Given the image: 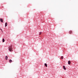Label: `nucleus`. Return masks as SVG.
I'll use <instances>...</instances> for the list:
<instances>
[{
    "label": "nucleus",
    "instance_id": "1",
    "mask_svg": "<svg viewBox=\"0 0 78 78\" xmlns=\"http://www.w3.org/2000/svg\"><path fill=\"white\" fill-rule=\"evenodd\" d=\"M8 48L9 50V51H10V52H12V51H13L12 50V46H9L8 47Z\"/></svg>",
    "mask_w": 78,
    "mask_h": 78
},
{
    "label": "nucleus",
    "instance_id": "2",
    "mask_svg": "<svg viewBox=\"0 0 78 78\" xmlns=\"http://www.w3.org/2000/svg\"><path fill=\"white\" fill-rule=\"evenodd\" d=\"M0 21L2 23H3V19L1 18L0 19Z\"/></svg>",
    "mask_w": 78,
    "mask_h": 78
},
{
    "label": "nucleus",
    "instance_id": "3",
    "mask_svg": "<svg viewBox=\"0 0 78 78\" xmlns=\"http://www.w3.org/2000/svg\"><path fill=\"white\" fill-rule=\"evenodd\" d=\"M63 68L64 70H66V68L64 66H63Z\"/></svg>",
    "mask_w": 78,
    "mask_h": 78
},
{
    "label": "nucleus",
    "instance_id": "4",
    "mask_svg": "<svg viewBox=\"0 0 78 78\" xmlns=\"http://www.w3.org/2000/svg\"><path fill=\"white\" fill-rule=\"evenodd\" d=\"M70 63H71L70 61H68V64L69 65H70Z\"/></svg>",
    "mask_w": 78,
    "mask_h": 78
},
{
    "label": "nucleus",
    "instance_id": "5",
    "mask_svg": "<svg viewBox=\"0 0 78 78\" xmlns=\"http://www.w3.org/2000/svg\"><path fill=\"white\" fill-rule=\"evenodd\" d=\"M9 62L10 63H11V62H12V60L10 59V60H9Z\"/></svg>",
    "mask_w": 78,
    "mask_h": 78
},
{
    "label": "nucleus",
    "instance_id": "6",
    "mask_svg": "<svg viewBox=\"0 0 78 78\" xmlns=\"http://www.w3.org/2000/svg\"><path fill=\"white\" fill-rule=\"evenodd\" d=\"M7 25L8 24H7V23H6L5 24V27H6L7 26Z\"/></svg>",
    "mask_w": 78,
    "mask_h": 78
},
{
    "label": "nucleus",
    "instance_id": "7",
    "mask_svg": "<svg viewBox=\"0 0 78 78\" xmlns=\"http://www.w3.org/2000/svg\"><path fill=\"white\" fill-rule=\"evenodd\" d=\"M44 66L46 67H47V64L46 63L44 64Z\"/></svg>",
    "mask_w": 78,
    "mask_h": 78
},
{
    "label": "nucleus",
    "instance_id": "8",
    "mask_svg": "<svg viewBox=\"0 0 78 78\" xmlns=\"http://www.w3.org/2000/svg\"><path fill=\"white\" fill-rule=\"evenodd\" d=\"M5 58L6 60H7V59H8V56H6Z\"/></svg>",
    "mask_w": 78,
    "mask_h": 78
},
{
    "label": "nucleus",
    "instance_id": "9",
    "mask_svg": "<svg viewBox=\"0 0 78 78\" xmlns=\"http://www.w3.org/2000/svg\"><path fill=\"white\" fill-rule=\"evenodd\" d=\"M72 33V31H69V34H71V33Z\"/></svg>",
    "mask_w": 78,
    "mask_h": 78
},
{
    "label": "nucleus",
    "instance_id": "10",
    "mask_svg": "<svg viewBox=\"0 0 78 78\" xmlns=\"http://www.w3.org/2000/svg\"><path fill=\"white\" fill-rule=\"evenodd\" d=\"M2 42H5V39H4V38L3 39Z\"/></svg>",
    "mask_w": 78,
    "mask_h": 78
},
{
    "label": "nucleus",
    "instance_id": "11",
    "mask_svg": "<svg viewBox=\"0 0 78 78\" xmlns=\"http://www.w3.org/2000/svg\"><path fill=\"white\" fill-rule=\"evenodd\" d=\"M41 34H42V32H40L39 34V35H41Z\"/></svg>",
    "mask_w": 78,
    "mask_h": 78
},
{
    "label": "nucleus",
    "instance_id": "12",
    "mask_svg": "<svg viewBox=\"0 0 78 78\" xmlns=\"http://www.w3.org/2000/svg\"><path fill=\"white\" fill-rule=\"evenodd\" d=\"M64 57H63V56H62L61 57V58L62 59H63Z\"/></svg>",
    "mask_w": 78,
    "mask_h": 78
},
{
    "label": "nucleus",
    "instance_id": "13",
    "mask_svg": "<svg viewBox=\"0 0 78 78\" xmlns=\"http://www.w3.org/2000/svg\"><path fill=\"white\" fill-rule=\"evenodd\" d=\"M0 30H1V31H2V30L1 29H0Z\"/></svg>",
    "mask_w": 78,
    "mask_h": 78
}]
</instances>
